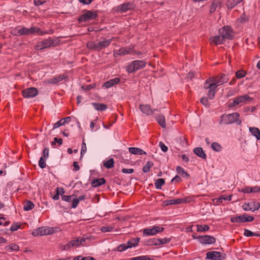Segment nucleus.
<instances>
[{
  "instance_id": "f257e3e1",
  "label": "nucleus",
  "mask_w": 260,
  "mask_h": 260,
  "mask_svg": "<svg viewBox=\"0 0 260 260\" xmlns=\"http://www.w3.org/2000/svg\"><path fill=\"white\" fill-rule=\"evenodd\" d=\"M240 115L238 113L234 112L229 114H223L221 116L220 123L230 124L236 122L237 125L241 124V120L239 119Z\"/></svg>"
},
{
  "instance_id": "f03ea898",
  "label": "nucleus",
  "mask_w": 260,
  "mask_h": 260,
  "mask_svg": "<svg viewBox=\"0 0 260 260\" xmlns=\"http://www.w3.org/2000/svg\"><path fill=\"white\" fill-rule=\"evenodd\" d=\"M64 37H58L55 39H47L39 42L36 46L37 50H42L45 48L55 46L60 43V38H66Z\"/></svg>"
},
{
  "instance_id": "7ed1b4c3",
  "label": "nucleus",
  "mask_w": 260,
  "mask_h": 260,
  "mask_svg": "<svg viewBox=\"0 0 260 260\" xmlns=\"http://www.w3.org/2000/svg\"><path fill=\"white\" fill-rule=\"evenodd\" d=\"M147 62L143 60H136L133 61L126 67V71L129 73H134L135 71L145 68Z\"/></svg>"
},
{
  "instance_id": "20e7f679",
  "label": "nucleus",
  "mask_w": 260,
  "mask_h": 260,
  "mask_svg": "<svg viewBox=\"0 0 260 260\" xmlns=\"http://www.w3.org/2000/svg\"><path fill=\"white\" fill-rule=\"evenodd\" d=\"M116 53L119 55H124L126 54L132 55H141L142 53L140 51H137L135 50L134 46H129L127 47L121 48L116 51Z\"/></svg>"
},
{
  "instance_id": "39448f33",
  "label": "nucleus",
  "mask_w": 260,
  "mask_h": 260,
  "mask_svg": "<svg viewBox=\"0 0 260 260\" xmlns=\"http://www.w3.org/2000/svg\"><path fill=\"white\" fill-rule=\"evenodd\" d=\"M98 14L96 11L86 10L84 12L83 14L78 18V21L81 22H86L93 20L96 18Z\"/></svg>"
},
{
  "instance_id": "423d86ee",
  "label": "nucleus",
  "mask_w": 260,
  "mask_h": 260,
  "mask_svg": "<svg viewBox=\"0 0 260 260\" xmlns=\"http://www.w3.org/2000/svg\"><path fill=\"white\" fill-rule=\"evenodd\" d=\"M54 232L55 229L53 228L42 226L33 231L32 234L35 236H43L53 234Z\"/></svg>"
},
{
  "instance_id": "0eeeda50",
  "label": "nucleus",
  "mask_w": 260,
  "mask_h": 260,
  "mask_svg": "<svg viewBox=\"0 0 260 260\" xmlns=\"http://www.w3.org/2000/svg\"><path fill=\"white\" fill-rule=\"evenodd\" d=\"M211 78H213V81L216 88L228 82L229 80L228 76L223 73H220L215 76L211 77Z\"/></svg>"
},
{
  "instance_id": "6e6552de",
  "label": "nucleus",
  "mask_w": 260,
  "mask_h": 260,
  "mask_svg": "<svg viewBox=\"0 0 260 260\" xmlns=\"http://www.w3.org/2000/svg\"><path fill=\"white\" fill-rule=\"evenodd\" d=\"M85 242V239L79 237L77 239L73 240L68 242L66 245L64 246L63 250H69L70 248L73 247H78L80 245L84 246L83 242Z\"/></svg>"
},
{
  "instance_id": "1a4fd4ad",
  "label": "nucleus",
  "mask_w": 260,
  "mask_h": 260,
  "mask_svg": "<svg viewBox=\"0 0 260 260\" xmlns=\"http://www.w3.org/2000/svg\"><path fill=\"white\" fill-rule=\"evenodd\" d=\"M225 258V254L220 252L212 251L206 253V259L212 260H223Z\"/></svg>"
},
{
  "instance_id": "9d476101",
  "label": "nucleus",
  "mask_w": 260,
  "mask_h": 260,
  "mask_svg": "<svg viewBox=\"0 0 260 260\" xmlns=\"http://www.w3.org/2000/svg\"><path fill=\"white\" fill-rule=\"evenodd\" d=\"M38 94V90L35 87H30L24 89L22 91V95L25 98H31Z\"/></svg>"
},
{
  "instance_id": "9b49d317",
  "label": "nucleus",
  "mask_w": 260,
  "mask_h": 260,
  "mask_svg": "<svg viewBox=\"0 0 260 260\" xmlns=\"http://www.w3.org/2000/svg\"><path fill=\"white\" fill-rule=\"evenodd\" d=\"M164 230L162 227L155 226L151 229H145L143 230V235L145 236H153L158 233H160Z\"/></svg>"
},
{
  "instance_id": "f8f14e48",
  "label": "nucleus",
  "mask_w": 260,
  "mask_h": 260,
  "mask_svg": "<svg viewBox=\"0 0 260 260\" xmlns=\"http://www.w3.org/2000/svg\"><path fill=\"white\" fill-rule=\"evenodd\" d=\"M259 207V204L255 202H251L248 203H245L242 206V208L244 210L252 211L258 210Z\"/></svg>"
},
{
  "instance_id": "ddd939ff",
  "label": "nucleus",
  "mask_w": 260,
  "mask_h": 260,
  "mask_svg": "<svg viewBox=\"0 0 260 260\" xmlns=\"http://www.w3.org/2000/svg\"><path fill=\"white\" fill-rule=\"evenodd\" d=\"M197 238L201 243L204 244H213L216 241V239L213 236L209 235L199 236Z\"/></svg>"
},
{
  "instance_id": "4468645a",
  "label": "nucleus",
  "mask_w": 260,
  "mask_h": 260,
  "mask_svg": "<svg viewBox=\"0 0 260 260\" xmlns=\"http://www.w3.org/2000/svg\"><path fill=\"white\" fill-rule=\"evenodd\" d=\"M135 5L133 3H124L117 7V10L121 12H125L128 10L134 9Z\"/></svg>"
},
{
  "instance_id": "2eb2a0df",
  "label": "nucleus",
  "mask_w": 260,
  "mask_h": 260,
  "mask_svg": "<svg viewBox=\"0 0 260 260\" xmlns=\"http://www.w3.org/2000/svg\"><path fill=\"white\" fill-rule=\"evenodd\" d=\"M209 41L211 44H213L216 46L222 44L224 42L222 35L220 34L218 35L211 37Z\"/></svg>"
},
{
  "instance_id": "dca6fc26",
  "label": "nucleus",
  "mask_w": 260,
  "mask_h": 260,
  "mask_svg": "<svg viewBox=\"0 0 260 260\" xmlns=\"http://www.w3.org/2000/svg\"><path fill=\"white\" fill-rule=\"evenodd\" d=\"M120 79L119 78H115L105 82L104 83L103 86L106 88H109L111 87L115 86V85H117L120 82Z\"/></svg>"
},
{
  "instance_id": "f3484780",
  "label": "nucleus",
  "mask_w": 260,
  "mask_h": 260,
  "mask_svg": "<svg viewBox=\"0 0 260 260\" xmlns=\"http://www.w3.org/2000/svg\"><path fill=\"white\" fill-rule=\"evenodd\" d=\"M17 32H43L38 27H31L30 28L23 27L18 30Z\"/></svg>"
},
{
  "instance_id": "a211bd4d",
  "label": "nucleus",
  "mask_w": 260,
  "mask_h": 260,
  "mask_svg": "<svg viewBox=\"0 0 260 260\" xmlns=\"http://www.w3.org/2000/svg\"><path fill=\"white\" fill-rule=\"evenodd\" d=\"M112 39V38L105 39L104 40L98 42L99 51L108 47L111 43Z\"/></svg>"
},
{
  "instance_id": "6ab92c4d",
  "label": "nucleus",
  "mask_w": 260,
  "mask_h": 260,
  "mask_svg": "<svg viewBox=\"0 0 260 260\" xmlns=\"http://www.w3.org/2000/svg\"><path fill=\"white\" fill-rule=\"evenodd\" d=\"M68 78V76L64 74L60 75L58 76L51 78L48 80V82L52 84H56L63 79Z\"/></svg>"
},
{
  "instance_id": "aec40b11",
  "label": "nucleus",
  "mask_w": 260,
  "mask_h": 260,
  "mask_svg": "<svg viewBox=\"0 0 260 260\" xmlns=\"http://www.w3.org/2000/svg\"><path fill=\"white\" fill-rule=\"evenodd\" d=\"M140 110L144 114L150 115L153 114V110L148 105H140L139 106Z\"/></svg>"
},
{
  "instance_id": "412c9836",
  "label": "nucleus",
  "mask_w": 260,
  "mask_h": 260,
  "mask_svg": "<svg viewBox=\"0 0 260 260\" xmlns=\"http://www.w3.org/2000/svg\"><path fill=\"white\" fill-rule=\"evenodd\" d=\"M186 202V199H176L166 201L164 203H166V205H170L180 204Z\"/></svg>"
},
{
  "instance_id": "4be33fe9",
  "label": "nucleus",
  "mask_w": 260,
  "mask_h": 260,
  "mask_svg": "<svg viewBox=\"0 0 260 260\" xmlns=\"http://www.w3.org/2000/svg\"><path fill=\"white\" fill-rule=\"evenodd\" d=\"M193 152L194 154H196L197 156L200 157V158L205 159L206 158V154L204 152L203 148L202 147H196L193 149Z\"/></svg>"
},
{
  "instance_id": "5701e85b",
  "label": "nucleus",
  "mask_w": 260,
  "mask_h": 260,
  "mask_svg": "<svg viewBox=\"0 0 260 260\" xmlns=\"http://www.w3.org/2000/svg\"><path fill=\"white\" fill-rule=\"evenodd\" d=\"M246 215L236 216L231 218V221L233 223H242L246 222Z\"/></svg>"
},
{
  "instance_id": "b1692460",
  "label": "nucleus",
  "mask_w": 260,
  "mask_h": 260,
  "mask_svg": "<svg viewBox=\"0 0 260 260\" xmlns=\"http://www.w3.org/2000/svg\"><path fill=\"white\" fill-rule=\"evenodd\" d=\"M129 152L135 155H142L146 154V152L142 149L137 147H129L128 148Z\"/></svg>"
},
{
  "instance_id": "393cba45",
  "label": "nucleus",
  "mask_w": 260,
  "mask_h": 260,
  "mask_svg": "<svg viewBox=\"0 0 260 260\" xmlns=\"http://www.w3.org/2000/svg\"><path fill=\"white\" fill-rule=\"evenodd\" d=\"M105 182V179L104 178H101L93 180L91 182V184L92 187H97L99 186L104 184Z\"/></svg>"
},
{
  "instance_id": "a878e982",
  "label": "nucleus",
  "mask_w": 260,
  "mask_h": 260,
  "mask_svg": "<svg viewBox=\"0 0 260 260\" xmlns=\"http://www.w3.org/2000/svg\"><path fill=\"white\" fill-rule=\"evenodd\" d=\"M140 239L139 238H133L128 240L126 243L128 248L136 247L138 245Z\"/></svg>"
},
{
  "instance_id": "bb28decb",
  "label": "nucleus",
  "mask_w": 260,
  "mask_h": 260,
  "mask_svg": "<svg viewBox=\"0 0 260 260\" xmlns=\"http://www.w3.org/2000/svg\"><path fill=\"white\" fill-rule=\"evenodd\" d=\"M236 99L237 101V103H238V104L244 103L246 101H250L252 100V99L247 94H244L241 96H238L236 98Z\"/></svg>"
},
{
  "instance_id": "cd10ccee",
  "label": "nucleus",
  "mask_w": 260,
  "mask_h": 260,
  "mask_svg": "<svg viewBox=\"0 0 260 260\" xmlns=\"http://www.w3.org/2000/svg\"><path fill=\"white\" fill-rule=\"evenodd\" d=\"M213 78L210 77L205 82L204 87L205 89H210L212 88H216L213 81Z\"/></svg>"
},
{
  "instance_id": "c85d7f7f",
  "label": "nucleus",
  "mask_w": 260,
  "mask_h": 260,
  "mask_svg": "<svg viewBox=\"0 0 260 260\" xmlns=\"http://www.w3.org/2000/svg\"><path fill=\"white\" fill-rule=\"evenodd\" d=\"M249 131L251 133V134L256 137L257 140H260V131L259 129L255 127H250Z\"/></svg>"
},
{
  "instance_id": "c756f323",
  "label": "nucleus",
  "mask_w": 260,
  "mask_h": 260,
  "mask_svg": "<svg viewBox=\"0 0 260 260\" xmlns=\"http://www.w3.org/2000/svg\"><path fill=\"white\" fill-rule=\"evenodd\" d=\"M92 105L94 109L98 111H103L107 108V105L102 103H93Z\"/></svg>"
},
{
  "instance_id": "7c9ffc66",
  "label": "nucleus",
  "mask_w": 260,
  "mask_h": 260,
  "mask_svg": "<svg viewBox=\"0 0 260 260\" xmlns=\"http://www.w3.org/2000/svg\"><path fill=\"white\" fill-rule=\"evenodd\" d=\"M243 0H228L226 6L229 9H232L241 2Z\"/></svg>"
},
{
  "instance_id": "2f4dec72",
  "label": "nucleus",
  "mask_w": 260,
  "mask_h": 260,
  "mask_svg": "<svg viewBox=\"0 0 260 260\" xmlns=\"http://www.w3.org/2000/svg\"><path fill=\"white\" fill-rule=\"evenodd\" d=\"M5 250L9 252L11 251H17L19 250V247L15 244H12L10 245L6 246L5 247Z\"/></svg>"
},
{
  "instance_id": "473e14b6",
  "label": "nucleus",
  "mask_w": 260,
  "mask_h": 260,
  "mask_svg": "<svg viewBox=\"0 0 260 260\" xmlns=\"http://www.w3.org/2000/svg\"><path fill=\"white\" fill-rule=\"evenodd\" d=\"M156 120L162 127L165 128L166 127V121L164 116L159 115L156 117Z\"/></svg>"
},
{
  "instance_id": "72a5a7b5",
  "label": "nucleus",
  "mask_w": 260,
  "mask_h": 260,
  "mask_svg": "<svg viewBox=\"0 0 260 260\" xmlns=\"http://www.w3.org/2000/svg\"><path fill=\"white\" fill-rule=\"evenodd\" d=\"M176 171L183 177L188 178L189 177V175L180 166H177L176 167Z\"/></svg>"
},
{
  "instance_id": "f704fd0d",
  "label": "nucleus",
  "mask_w": 260,
  "mask_h": 260,
  "mask_svg": "<svg viewBox=\"0 0 260 260\" xmlns=\"http://www.w3.org/2000/svg\"><path fill=\"white\" fill-rule=\"evenodd\" d=\"M165 184V180L162 178H159L156 179L155 181L154 184L156 189H161L162 186Z\"/></svg>"
},
{
  "instance_id": "c9c22d12",
  "label": "nucleus",
  "mask_w": 260,
  "mask_h": 260,
  "mask_svg": "<svg viewBox=\"0 0 260 260\" xmlns=\"http://www.w3.org/2000/svg\"><path fill=\"white\" fill-rule=\"evenodd\" d=\"M247 74L246 71L243 70H239L237 71L235 73V76L237 79H240L244 78Z\"/></svg>"
},
{
  "instance_id": "e433bc0d",
  "label": "nucleus",
  "mask_w": 260,
  "mask_h": 260,
  "mask_svg": "<svg viewBox=\"0 0 260 260\" xmlns=\"http://www.w3.org/2000/svg\"><path fill=\"white\" fill-rule=\"evenodd\" d=\"M34 203L30 201H27L23 206V209L25 211H29L34 207Z\"/></svg>"
},
{
  "instance_id": "4c0bfd02",
  "label": "nucleus",
  "mask_w": 260,
  "mask_h": 260,
  "mask_svg": "<svg viewBox=\"0 0 260 260\" xmlns=\"http://www.w3.org/2000/svg\"><path fill=\"white\" fill-rule=\"evenodd\" d=\"M114 159L111 158L104 163V166L107 169H111L114 167Z\"/></svg>"
},
{
  "instance_id": "58836bf2",
  "label": "nucleus",
  "mask_w": 260,
  "mask_h": 260,
  "mask_svg": "<svg viewBox=\"0 0 260 260\" xmlns=\"http://www.w3.org/2000/svg\"><path fill=\"white\" fill-rule=\"evenodd\" d=\"M197 232H206L209 230V226L206 224L203 225H197Z\"/></svg>"
},
{
  "instance_id": "ea45409f",
  "label": "nucleus",
  "mask_w": 260,
  "mask_h": 260,
  "mask_svg": "<svg viewBox=\"0 0 260 260\" xmlns=\"http://www.w3.org/2000/svg\"><path fill=\"white\" fill-rule=\"evenodd\" d=\"M244 235L246 237H250V236L260 237V234L252 232L247 229L244 230Z\"/></svg>"
},
{
  "instance_id": "a19ab883",
  "label": "nucleus",
  "mask_w": 260,
  "mask_h": 260,
  "mask_svg": "<svg viewBox=\"0 0 260 260\" xmlns=\"http://www.w3.org/2000/svg\"><path fill=\"white\" fill-rule=\"evenodd\" d=\"M153 166V163L151 161H148L143 168V171L144 173H147L149 171L150 169Z\"/></svg>"
},
{
  "instance_id": "79ce46f5",
  "label": "nucleus",
  "mask_w": 260,
  "mask_h": 260,
  "mask_svg": "<svg viewBox=\"0 0 260 260\" xmlns=\"http://www.w3.org/2000/svg\"><path fill=\"white\" fill-rule=\"evenodd\" d=\"M86 45L87 47L89 49H94L99 51L98 43H95L93 42H88L87 43Z\"/></svg>"
},
{
  "instance_id": "37998d69",
  "label": "nucleus",
  "mask_w": 260,
  "mask_h": 260,
  "mask_svg": "<svg viewBox=\"0 0 260 260\" xmlns=\"http://www.w3.org/2000/svg\"><path fill=\"white\" fill-rule=\"evenodd\" d=\"M211 147L213 150L217 152L221 151L222 148L221 145L217 142L213 143L211 145Z\"/></svg>"
},
{
  "instance_id": "c03bdc74",
  "label": "nucleus",
  "mask_w": 260,
  "mask_h": 260,
  "mask_svg": "<svg viewBox=\"0 0 260 260\" xmlns=\"http://www.w3.org/2000/svg\"><path fill=\"white\" fill-rule=\"evenodd\" d=\"M216 88H210V89H209V90H208V98L212 100L214 98V96H215V92L216 91Z\"/></svg>"
},
{
  "instance_id": "a18cd8bd",
  "label": "nucleus",
  "mask_w": 260,
  "mask_h": 260,
  "mask_svg": "<svg viewBox=\"0 0 260 260\" xmlns=\"http://www.w3.org/2000/svg\"><path fill=\"white\" fill-rule=\"evenodd\" d=\"M146 244L147 245H158V239L157 238H152L148 240L146 242Z\"/></svg>"
},
{
  "instance_id": "49530a36",
  "label": "nucleus",
  "mask_w": 260,
  "mask_h": 260,
  "mask_svg": "<svg viewBox=\"0 0 260 260\" xmlns=\"http://www.w3.org/2000/svg\"><path fill=\"white\" fill-rule=\"evenodd\" d=\"M232 28L229 26H225L219 29L218 32H231Z\"/></svg>"
},
{
  "instance_id": "de8ad7c7",
  "label": "nucleus",
  "mask_w": 260,
  "mask_h": 260,
  "mask_svg": "<svg viewBox=\"0 0 260 260\" xmlns=\"http://www.w3.org/2000/svg\"><path fill=\"white\" fill-rule=\"evenodd\" d=\"M86 152V143L84 142V140H83V142L82 143L81 150V156L80 159L83 157V155Z\"/></svg>"
},
{
  "instance_id": "09e8293b",
  "label": "nucleus",
  "mask_w": 260,
  "mask_h": 260,
  "mask_svg": "<svg viewBox=\"0 0 260 260\" xmlns=\"http://www.w3.org/2000/svg\"><path fill=\"white\" fill-rule=\"evenodd\" d=\"M219 3L217 1H214L210 6V12L211 13H213L215 11L216 8L217 7Z\"/></svg>"
},
{
  "instance_id": "8fccbe9b",
  "label": "nucleus",
  "mask_w": 260,
  "mask_h": 260,
  "mask_svg": "<svg viewBox=\"0 0 260 260\" xmlns=\"http://www.w3.org/2000/svg\"><path fill=\"white\" fill-rule=\"evenodd\" d=\"M45 159H45L43 156H42L41 157L39 161V166L42 169L45 168L46 166Z\"/></svg>"
},
{
  "instance_id": "3c124183",
  "label": "nucleus",
  "mask_w": 260,
  "mask_h": 260,
  "mask_svg": "<svg viewBox=\"0 0 260 260\" xmlns=\"http://www.w3.org/2000/svg\"><path fill=\"white\" fill-rule=\"evenodd\" d=\"M21 225V224L19 223H13L11 226L10 230L13 232L16 231L20 228Z\"/></svg>"
},
{
  "instance_id": "603ef678",
  "label": "nucleus",
  "mask_w": 260,
  "mask_h": 260,
  "mask_svg": "<svg viewBox=\"0 0 260 260\" xmlns=\"http://www.w3.org/2000/svg\"><path fill=\"white\" fill-rule=\"evenodd\" d=\"M170 239H168L167 238H165L163 239H158V245H160L161 244L168 243L170 242Z\"/></svg>"
},
{
  "instance_id": "864d4df0",
  "label": "nucleus",
  "mask_w": 260,
  "mask_h": 260,
  "mask_svg": "<svg viewBox=\"0 0 260 260\" xmlns=\"http://www.w3.org/2000/svg\"><path fill=\"white\" fill-rule=\"evenodd\" d=\"M223 41H224L226 39L228 40H232L234 38L233 34H222Z\"/></svg>"
},
{
  "instance_id": "5fc2aeb1",
  "label": "nucleus",
  "mask_w": 260,
  "mask_h": 260,
  "mask_svg": "<svg viewBox=\"0 0 260 260\" xmlns=\"http://www.w3.org/2000/svg\"><path fill=\"white\" fill-rule=\"evenodd\" d=\"M128 249L126 244H123L119 245L117 247V250L119 252H122Z\"/></svg>"
},
{
  "instance_id": "6e6d98bb",
  "label": "nucleus",
  "mask_w": 260,
  "mask_h": 260,
  "mask_svg": "<svg viewBox=\"0 0 260 260\" xmlns=\"http://www.w3.org/2000/svg\"><path fill=\"white\" fill-rule=\"evenodd\" d=\"M113 229V228L112 226H103L101 229V231L103 232H109L112 231Z\"/></svg>"
},
{
  "instance_id": "4d7b16f0",
  "label": "nucleus",
  "mask_w": 260,
  "mask_h": 260,
  "mask_svg": "<svg viewBox=\"0 0 260 260\" xmlns=\"http://www.w3.org/2000/svg\"><path fill=\"white\" fill-rule=\"evenodd\" d=\"M56 143H57L59 145H61L62 144V139L61 138H54V141L52 142V145H55Z\"/></svg>"
},
{
  "instance_id": "13d9d810",
  "label": "nucleus",
  "mask_w": 260,
  "mask_h": 260,
  "mask_svg": "<svg viewBox=\"0 0 260 260\" xmlns=\"http://www.w3.org/2000/svg\"><path fill=\"white\" fill-rule=\"evenodd\" d=\"M63 125H64L63 122V119H61L54 124L53 129L57 128V127H59L60 126H61Z\"/></svg>"
},
{
  "instance_id": "bf43d9fd",
  "label": "nucleus",
  "mask_w": 260,
  "mask_h": 260,
  "mask_svg": "<svg viewBox=\"0 0 260 260\" xmlns=\"http://www.w3.org/2000/svg\"><path fill=\"white\" fill-rule=\"evenodd\" d=\"M43 157L45 159H47L49 157V149L45 148L43 151Z\"/></svg>"
},
{
  "instance_id": "052dcab7",
  "label": "nucleus",
  "mask_w": 260,
  "mask_h": 260,
  "mask_svg": "<svg viewBox=\"0 0 260 260\" xmlns=\"http://www.w3.org/2000/svg\"><path fill=\"white\" fill-rule=\"evenodd\" d=\"M181 181H182L181 178L179 176L176 175L175 177H174L172 179L171 182L172 183H173V182L178 183V182H181Z\"/></svg>"
},
{
  "instance_id": "680f3d73",
  "label": "nucleus",
  "mask_w": 260,
  "mask_h": 260,
  "mask_svg": "<svg viewBox=\"0 0 260 260\" xmlns=\"http://www.w3.org/2000/svg\"><path fill=\"white\" fill-rule=\"evenodd\" d=\"M159 145L162 151L167 152L168 151V147L163 142H160Z\"/></svg>"
},
{
  "instance_id": "e2e57ef3",
  "label": "nucleus",
  "mask_w": 260,
  "mask_h": 260,
  "mask_svg": "<svg viewBox=\"0 0 260 260\" xmlns=\"http://www.w3.org/2000/svg\"><path fill=\"white\" fill-rule=\"evenodd\" d=\"M238 105L239 104L237 103V101L236 99L235 98V99H234V100H233V101L232 102H230L229 104L228 107L229 108H232V107H235Z\"/></svg>"
},
{
  "instance_id": "0e129e2a",
  "label": "nucleus",
  "mask_w": 260,
  "mask_h": 260,
  "mask_svg": "<svg viewBox=\"0 0 260 260\" xmlns=\"http://www.w3.org/2000/svg\"><path fill=\"white\" fill-rule=\"evenodd\" d=\"M72 202V207L74 208H75L78 205L79 201L77 200V199L75 198L71 200Z\"/></svg>"
},
{
  "instance_id": "69168bd1",
  "label": "nucleus",
  "mask_w": 260,
  "mask_h": 260,
  "mask_svg": "<svg viewBox=\"0 0 260 260\" xmlns=\"http://www.w3.org/2000/svg\"><path fill=\"white\" fill-rule=\"evenodd\" d=\"M200 102L203 105L205 106H208V101L207 98L203 97L201 98Z\"/></svg>"
},
{
  "instance_id": "338daca9",
  "label": "nucleus",
  "mask_w": 260,
  "mask_h": 260,
  "mask_svg": "<svg viewBox=\"0 0 260 260\" xmlns=\"http://www.w3.org/2000/svg\"><path fill=\"white\" fill-rule=\"evenodd\" d=\"M73 196H62V199L66 202H71Z\"/></svg>"
},
{
  "instance_id": "774afa93",
  "label": "nucleus",
  "mask_w": 260,
  "mask_h": 260,
  "mask_svg": "<svg viewBox=\"0 0 260 260\" xmlns=\"http://www.w3.org/2000/svg\"><path fill=\"white\" fill-rule=\"evenodd\" d=\"M251 187L250 186H246L241 190V191L244 193H251Z\"/></svg>"
}]
</instances>
